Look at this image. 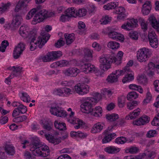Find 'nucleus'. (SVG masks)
<instances>
[{
	"label": "nucleus",
	"instance_id": "f257e3e1",
	"mask_svg": "<svg viewBox=\"0 0 159 159\" xmlns=\"http://www.w3.org/2000/svg\"><path fill=\"white\" fill-rule=\"evenodd\" d=\"M28 30V27L22 25L20 28L19 32L22 37L25 38L29 37L31 39L30 49L31 51L34 50L37 46L42 48L50 38L49 34L44 31H42L41 36L37 38V34L35 30L31 31L29 33Z\"/></svg>",
	"mask_w": 159,
	"mask_h": 159
},
{
	"label": "nucleus",
	"instance_id": "f03ea898",
	"mask_svg": "<svg viewBox=\"0 0 159 159\" xmlns=\"http://www.w3.org/2000/svg\"><path fill=\"white\" fill-rule=\"evenodd\" d=\"M118 5L117 2H111L104 5L103 8L105 10H108L115 9L116 10L114 11V13L118 14L117 19L119 20L124 19L126 17V15L125 13V9L123 7H117Z\"/></svg>",
	"mask_w": 159,
	"mask_h": 159
},
{
	"label": "nucleus",
	"instance_id": "7ed1b4c3",
	"mask_svg": "<svg viewBox=\"0 0 159 159\" xmlns=\"http://www.w3.org/2000/svg\"><path fill=\"white\" fill-rule=\"evenodd\" d=\"M41 8V7L39 5L35 8L36 9L37 13L35 14L32 22V23L33 25H35L46 18L47 11L45 9L42 10Z\"/></svg>",
	"mask_w": 159,
	"mask_h": 159
},
{
	"label": "nucleus",
	"instance_id": "20e7f679",
	"mask_svg": "<svg viewBox=\"0 0 159 159\" xmlns=\"http://www.w3.org/2000/svg\"><path fill=\"white\" fill-rule=\"evenodd\" d=\"M150 52L148 49L145 48L140 49L137 52L138 60L141 62H145L150 56Z\"/></svg>",
	"mask_w": 159,
	"mask_h": 159
},
{
	"label": "nucleus",
	"instance_id": "39448f33",
	"mask_svg": "<svg viewBox=\"0 0 159 159\" xmlns=\"http://www.w3.org/2000/svg\"><path fill=\"white\" fill-rule=\"evenodd\" d=\"M95 101V100L93 98L87 99L81 105V107L83 110V112L89 114L92 112L93 110V106L95 105L93 102Z\"/></svg>",
	"mask_w": 159,
	"mask_h": 159
},
{
	"label": "nucleus",
	"instance_id": "423d86ee",
	"mask_svg": "<svg viewBox=\"0 0 159 159\" xmlns=\"http://www.w3.org/2000/svg\"><path fill=\"white\" fill-rule=\"evenodd\" d=\"M41 144L38 139H33L31 144L30 145V151H31L34 155L35 156H38L40 155V152L39 147L41 146Z\"/></svg>",
	"mask_w": 159,
	"mask_h": 159
},
{
	"label": "nucleus",
	"instance_id": "0eeeda50",
	"mask_svg": "<svg viewBox=\"0 0 159 159\" xmlns=\"http://www.w3.org/2000/svg\"><path fill=\"white\" fill-rule=\"evenodd\" d=\"M25 45L23 43L20 42L16 46L13 51V57L15 59H17L20 57L23 52L25 50Z\"/></svg>",
	"mask_w": 159,
	"mask_h": 159
},
{
	"label": "nucleus",
	"instance_id": "6e6552de",
	"mask_svg": "<svg viewBox=\"0 0 159 159\" xmlns=\"http://www.w3.org/2000/svg\"><path fill=\"white\" fill-rule=\"evenodd\" d=\"M75 92L80 95H83L89 92V87L84 83H79L75 86Z\"/></svg>",
	"mask_w": 159,
	"mask_h": 159
},
{
	"label": "nucleus",
	"instance_id": "1a4fd4ad",
	"mask_svg": "<svg viewBox=\"0 0 159 159\" xmlns=\"http://www.w3.org/2000/svg\"><path fill=\"white\" fill-rule=\"evenodd\" d=\"M22 67L20 66L15 67V66H13L11 67L10 70H12V72L9 76L6 79L5 82L7 84H9V83L11 82L10 79L19 75L22 72Z\"/></svg>",
	"mask_w": 159,
	"mask_h": 159
},
{
	"label": "nucleus",
	"instance_id": "9d476101",
	"mask_svg": "<svg viewBox=\"0 0 159 159\" xmlns=\"http://www.w3.org/2000/svg\"><path fill=\"white\" fill-rule=\"evenodd\" d=\"M157 36L155 32H149L148 34V39L150 45L152 48H157L158 44Z\"/></svg>",
	"mask_w": 159,
	"mask_h": 159
},
{
	"label": "nucleus",
	"instance_id": "9b49d317",
	"mask_svg": "<svg viewBox=\"0 0 159 159\" xmlns=\"http://www.w3.org/2000/svg\"><path fill=\"white\" fill-rule=\"evenodd\" d=\"M123 70H117L113 72L107 77V80L108 82L113 83L117 82L118 78L123 74Z\"/></svg>",
	"mask_w": 159,
	"mask_h": 159
},
{
	"label": "nucleus",
	"instance_id": "f8f14e48",
	"mask_svg": "<svg viewBox=\"0 0 159 159\" xmlns=\"http://www.w3.org/2000/svg\"><path fill=\"white\" fill-rule=\"evenodd\" d=\"M116 59L114 54H109L104 57H100V62L102 63L110 64L112 63L116 62L117 61Z\"/></svg>",
	"mask_w": 159,
	"mask_h": 159
},
{
	"label": "nucleus",
	"instance_id": "ddd939ff",
	"mask_svg": "<svg viewBox=\"0 0 159 159\" xmlns=\"http://www.w3.org/2000/svg\"><path fill=\"white\" fill-rule=\"evenodd\" d=\"M15 19L13 20L10 26L12 30H16L21 24V21L22 20L21 16L18 14L15 15Z\"/></svg>",
	"mask_w": 159,
	"mask_h": 159
},
{
	"label": "nucleus",
	"instance_id": "4468645a",
	"mask_svg": "<svg viewBox=\"0 0 159 159\" xmlns=\"http://www.w3.org/2000/svg\"><path fill=\"white\" fill-rule=\"evenodd\" d=\"M45 136L46 139L48 140L49 142L55 145H56L59 144L61 142V139L64 140L67 138L68 137V134L67 133H66L64 135L62 136L60 138H55L53 136H51L49 134L47 135V134H45Z\"/></svg>",
	"mask_w": 159,
	"mask_h": 159
},
{
	"label": "nucleus",
	"instance_id": "2eb2a0df",
	"mask_svg": "<svg viewBox=\"0 0 159 159\" xmlns=\"http://www.w3.org/2000/svg\"><path fill=\"white\" fill-rule=\"evenodd\" d=\"M50 111L51 114L57 116L65 117L66 115V112L58 106L51 107Z\"/></svg>",
	"mask_w": 159,
	"mask_h": 159
},
{
	"label": "nucleus",
	"instance_id": "dca6fc26",
	"mask_svg": "<svg viewBox=\"0 0 159 159\" xmlns=\"http://www.w3.org/2000/svg\"><path fill=\"white\" fill-rule=\"evenodd\" d=\"M137 22V20L132 19L130 20L129 22L122 25L121 27L122 29L126 30H132V28L136 27L138 25Z\"/></svg>",
	"mask_w": 159,
	"mask_h": 159
},
{
	"label": "nucleus",
	"instance_id": "f3484780",
	"mask_svg": "<svg viewBox=\"0 0 159 159\" xmlns=\"http://www.w3.org/2000/svg\"><path fill=\"white\" fill-rule=\"evenodd\" d=\"M150 120L149 117L148 116H142L138 119L134 120L133 124L134 125L140 126L148 123Z\"/></svg>",
	"mask_w": 159,
	"mask_h": 159
},
{
	"label": "nucleus",
	"instance_id": "a211bd4d",
	"mask_svg": "<svg viewBox=\"0 0 159 159\" xmlns=\"http://www.w3.org/2000/svg\"><path fill=\"white\" fill-rule=\"evenodd\" d=\"M123 70V74L122 75L125 73L126 74L122 80L123 83L129 82L132 81L134 79V73L132 71H125L124 70Z\"/></svg>",
	"mask_w": 159,
	"mask_h": 159
},
{
	"label": "nucleus",
	"instance_id": "6ab92c4d",
	"mask_svg": "<svg viewBox=\"0 0 159 159\" xmlns=\"http://www.w3.org/2000/svg\"><path fill=\"white\" fill-rule=\"evenodd\" d=\"M31 0H21L19 1L16 5L14 11L15 12H19L20 11L23 9L27 6V4Z\"/></svg>",
	"mask_w": 159,
	"mask_h": 159
},
{
	"label": "nucleus",
	"instance_id": "aec40b11",
	"mask_svg": "<svg viewBox=\"0 0 159 159\" xmlns=\"http://www.w3.org/2000/svg\"><path fill=\"white\" fill-rule=\"evenodd\" d=\"M104 133L105 135L102 140V142L103 143H107L110 142L114 138V137L116 135L115 133H109L107 130H105Z\"/></svg>",
	"mask_w": 159,
	"mask_h": 159
},
{
	"label": "nucleus",
	"instance_id": "412c9836",
	"mask_svg": "<svg viewBox=\"0 0 159 159\" xmlns=\"http://www.w3.org/2000/svg\"><path fill=\"white\" fill-rule=\"evenodd\" d=\"M149 22L152 26L159 32V22L153 16H151L148 18Z\"/></svg>",
	"mask_w": 159,
	"mask_h": 159
},
{
	"label": "nucleus",
	"instance_id": "4be33fe9",
	"mask_svg": "<svg viewBox=\"0 0 159 159\" xmlns=\"http://www.w3.org/2000/svg\"><path fill=\"white\" fill-rule=\"evenodd\" d=\"M40 152V155L37 156H42V157H46L49 155L50 151L48 146L41 145V146L39 147Z\"/></svg>",
	"mask_w": 159,
	"mask_h": 159
},
{
	"label": "nucleus",
	"instance_id": "5701e85b",
	"mask_svg": "<svg viewBox=\"0 0 159 159\" xmlns=\"http://www.w3.org/2000/svg\"><path fill=\"white\" fill-rule=\"evenodd\" d=\"M79 70L76 68H70L63 71V73L66 75L74 76L77 75Z\"/></svg>",
	"mask_w": 159,
	"mask_h": 159
},
{
	"label": "nucleus",
	"instance_id": "b1692460",
	"mask_svg": "<svg viewBox=\"0 0 159 159\" xmlns=\"http://www.w3.org/2000/svg\"><path fill=\"white\" fill-rule=\"evenodd\" d=\"M151 5L150 1H146L143 4L142 8L143 14L145 15H148L150 12L151 8Z\"/></svg>",
	"mask_w": 159,
	"mask_h": 159
},
{
	"label": "nucleus",
	"instance_id": "393cba45",
	"mask_svg": "<svg viewBox=\"0 0 159 159\" xmlns=\"http://www.w3.org/2000/svg\"><path fill=\"white\" fill-rule=\"evenodd\" d=\"M104 150L109 154H115L119 152L120 149L113 146H110L105 148Z\"/></svg>",
	"mask_w": 159,
	"mask_h": 159
},
{
	"label": "nucleus",
	"instance_id": "a878e982",
	"mask_svg": "<svg viewBox=\"0 0 159 159\" xmlns=\"http://www.w3.org/2000/svg\"><path fill=\"white\" fill-rule=\"evenodd\" d=\"M65 14L67 16V17H76V9L73 7L68 8L65 11Z\"/></svg>",
	"mask_w": 159,
	"mask_h": 159
},
{
	"label": "nucleus",
	"instance_id": "bb28decb",
	"mask_svg": "<svg viewBox=\"0 0 159 159\" xmlns=\"http://www.w3.org/2000/svg\"><path fill=\"white\" fill-rule=\"evenodd\" d=\"M102 108L98 106L96 107L94 109H93V110L90 113L94 116L100 117L102 115Z\"/></svg>",
	"mask_w": 159,
	"mask_h": 159
},
{
	"label": "nucleus",
	"instance_id": "cd10ccee",
	"mask_svg": "<svg viewBox=\"0 0 159 159\" xmlns=\"http://www.w3.org/2000/svg\"><path fill=\"white\" fill-rule=\"evenodd\" d=\"M84 57L87 61H90L93 58V51L89 48H86L84 50Z\"/></svg>",
	"mask_w": 159,
	"mask_h": 159
},
{
	"label": "nucleus",
	"instance_id": "c85d7f7f",
	"mask_svg": "<svg viewBox=\"0 0 159 159\" xmlns=\"http://www.w3.org/2000/svg\"><path fill=\"white\" fill-rule=\"evenodd\" d=\"M103 124L98 122L94 124L91 130V132L95 133L100 132L103 129Z\"/></svg>",
	"mask_w": 159,
	"mask_h": 159
},
{
	"label": "nucleus",
	"instance_id": "c756f323",
	"mask_svg": "<svg viewBox=\"0 0 159 159\" xmlns=\"http://www.w3.org/2000/svg\"><path fill=\"white\" fill-rule=\"evenodd\" d=\"M64 36L67 45L70 44L74 41L75 39V35L74 34H68L66 33L65 34Z\"/></svg>",
	"mask_w": 159,
	"mask_h": 159
},
{
	"label": "nucleus",
	"instance_id": "7c9ffc66",
	"mask_svg": "<svg viewBox=\"0 0 159 159\" xmlns=\"http://www.w3.org/2000/svg\"><path fill=\"white\" fill-rule=\"evenodd\" d=\"M140 113V109L139 108L135 109L132 112H130L128 116H127L125 117V119L128 120L129 116L130 119H133L137 117Z\"/></svg>",
	"mask_w": 159,
	"mask_h": 159
},
{
	"label": "nucleus",
	"instance_id": "2f4dec72",
	"mask_svg": "<svg viewBox=\"0 0 159 159\" xmlns=\"http://www.w3.org/2000/svg\"><path fill=\"white\" fill-rule=\"evenodd\" d=\"M68 64V62L66 60H62L56 62L51 65V66H60L61 67L66 66Z\"/></svg>",
	"mask_w": 159,
	"mask_h": 159
},
{
	"label": "nucleus",
	"instance_id": "473e14b6",
	"mask_svg": "<svg viewBox=\"0 0 159 159\" xmlns=\"http://www.w3.org/2000/svg\"><path fill=\"white\" fill-rule=\"evenodd\" d=\"M5 151L10 155H13L15 152L14 147L10 145H7L5 148Z\"/></svg>",
	"mask_w": 159,
	"mask_h": 159
},
{
	"label": "nucleus",
	"instance_id": "72a5a7b5",
	"mask_svg": "<svg viewBox=\"0 0 159 159\" xmlns=\"http://www.w3.org/2000/svg\"><path fill=\"white\" fill-rule=\"evenodd\" d=\"M55 127L60 130H63L66 129V125L65 123H60L57 121L54 122Z\"/></svg>",
	"mask_w": 159,
	"mask_h": 159
},
{
	"label": "nucleus",
	"instance_id": "f704fd0d",
	"mask_svg": "<svg viewBox=\"0 0 159 159\" xmlns=\"http://www.w3.org/2000/svg\"><path fill=\"white\" fill-rule=\"evenodd\" d=\"M107 46L110 48L116 49L119 48L120 44L116 42L110 41L107 43Z\"/></svg>",
	"mask_w": 159,
	"mask_h": 159
},
{
	"label": "nucleus",
	"instance_id": "c9c22d12",
	"mask_svg": "<svg viewBox=\"0 0 159 159\" xmlns=\"http://www.w3.org/2000/svg\"><path fill=\"white\" fill-rule=\"evenodd\" d=\"M137 80L139 83L144 85H146L148 83L147 78L143 75L139 76H138Z\"/></svg>",
	"mask_w": 159,
	"mask_h": 159
},
{
	"label": "nucleus",
	"instance_id": "e433bc0d",
	"mask_svg": "<svg viewBox=\"0 0 159 159\" xmlns=\"http://www.w3.org/2000/svg\"><path fill=\"white\" fill-rule=\"evenodd\" d=\"M106 117L107 119L110 121H115L119 118V115L117 114H108L106 115Z\"/></svg>",
	"mask_w": 159,
	"mask_h": 159
},
{
	"label": "nucleus",
	"instance_id": "4c0bfd02",
	"mask_svg": "<svg viewBox=\"0 0 159 159\" xmlns=\"http://www.w3.org/2000/svg\"><path fill=\"white\" fill-rule=\"evenodd\" d=\"M87 13V10L84 8L79 9L78 11H76V16L81 17L85 16Z\"/></svg>",
	"mask_w": 159,
	"mask_h": 159
},
{
	"label": "nucleus",
	"instance_id": "58836bf2",
	"mask_svg": "<svg viewBox=\"0 0 159 159\" xmlns=\"http://www.w3.org/2000/svg\"><path fill=\"white\" fill-rule=\"evenodd\" d=\"M126 100V97L121 96L118 98V104L119 107L120 108L123 107L125 105V102Z\"/></svg>",
	"mask_w": 159,
	"mask_h": 159
},
{
	"label": "nucleus",
	"instance_id": "ea45409f",
	"mask_svg": "<svg viewBox=\"0 0 159 159\" xmlns=\"http://www.w3.org/2000/svg\"><path fill=\"white\" fill-rule=\"evenodd\" d=\"M146 154L145 153H143L141 155H137L136 156H129L125 157L124 159H143L144 158V157L145 156Z\"/></svg>",
	"mask_w": 159,
	"mask_h": 159
},
{
	"label": "nucleus",
	"instance_id": "a19ab883",
	"mask_svg": "<svg viewBox=\"0 0 159 159\" xmlns=\"http://www.w3.org/2000/svg\"><path fill=\"white\" fill-rule=\"evenodd\" d=\"M138 103V102L136 101H133L132 102H128L127 103V108L129 110H132L136 107Z\"/></svg>",
	"mask_w": 159,
	"mask_h": 159
},
{
	"label": "nucleus",
	"instance_id": "79ce46f5",
	"mask_svg": "<svg viewBox=\"0 0 159 159\" xmlns=\"http://www.w3.org/2000/svg\"><path fill=\"white\" fill-rule=\"evenodd\" d=\"M138 97V95L136 92L134 91H132L130 92L127 96V99L129 100H131L133 99H135Z\"/></svg>",
	"mask_w": 159,
	"mask_h": 159
},
{
	"label": "nucleus",
	"instance_id": "37998d69",
	"mask_svg": "<svg viewBox=\"0 0 159 159\" xmlns=\"http://www.w3.org/2000/svg\"><path fill=\"white\" fill-rule=\"evenodd\" d=\"M27 119V117L25 115L20 116L14 118L13 120L15 122H22L25 120Z\"/></svg>",
	"mask_w": 159,
	"mask_h": 159
},
{
	"label": "nucleus",
	"instance_id": "c03bdc74",
	"mask_svg": "<svg viewBox=\"0 0 159 159\" xmlns=\"http://www.w3.org/2000/svg\"><path fill=\"white\" fill-rule=\"evenodd\" d=\"M127 141V138L124 137H120L116 138L115 140V143L118 144H124Z\"/></svg>",
	"mask_w": 159,
	"mask_h": 159
},
{
	"label": "nucleus",
	"instance_id": "a18cd8bd",
	"mask_svg": "<svg viewBox=\"0 0 159 159\" xmlns=\"http://www.w3.org/2000/svg\"><path fill=\"white\" fill-rule=\"evenodd\" d=\"M11 4L10 3H7V4L2 3V7H0V13H2L7 11L9 8Z\"/></svg>",
	"mask_w": 159,
	"mask_h": 159
},
{
	"label": "nucleus",
	"instance_id": "49530a36",
	"mask_svg": "<svg viewBox=\"0 0 159 159\" xmlns=\"http://www.w3.org/2000/svg\"><path fill=\"white\" fill-rule=\"evenodd\" d=\"M18 109L19 110V113L24 114L27 111L26 107L22 104L19 105L18 106Z\"/></svg>",
	"mask_w": 159,
	"mask_h": 159
},
{
	"label": "nucleus",
	"instance_id": "de8ad7c7",
	"mask_svg": "<svg viewBox=\"0 0 159 159\" xmlns=\"http://www.w3.org/2000/svg\"><path fill=\"white\" fill-rule=\"evenodd\" d=\"M52 125L51 123L45 121L43 123V128L48 130H50L52 129Z\"/></svg>",
	"mask_w": 159,
	"mask_h": 159
},
{
	"label": "nucleus",
	"instance_id": "09e8293b",
	"mask_svg": "<svg viewBox=\"0 0 159 159\" xmlns=\"http://www.w3.org/2000/svg\"><path fill=\"white\" fill-rule=\"evenodd\" d=\"M36 12V9L35 8L32 9L27 14L26 19L27 20H29L32 18L33 16L34 15Z\"/></svg>",
	"mask_w": 159,
	"mask_h": 159
},
{
	"label": "nucleus",
	"instance_id": "8fccbe9b",
	"mask_svg": "<svg viewBox=\"0 0 159 159\" xmlns=\"http://www.w3.org/2000/svg\"><path fill=\"white\" fill-rule=\"evenodd\" d=\"M22 96L21 97V100L24 102H29L30 101V97L26 93H22Z\"/></svg>",
	"mask_w": 159,
	"mask_h": 159
},
{
	"label": "nucleus",
	"instance_id": "3c124183",
	"mask_svg": "<svg viewBox=\"0 0 159 159\" xmlns=\"http://www.w3.org/2000/svg\"><path fill=\"white\" fill-rule=\"evenodd\" d=\"M129 37L132 39L136 40L138 39V33L136 31H132L129 33Z\"/></svg>",
	"mask_w": 159,
	"mask_h": 159
},
{
	"label": "nucleus",
	"instance_id": "603ef678",
	"mask_svg": "<svg viewBox=\"0 0 159 159\" xmlns=\"http://www.w3.org/2000/svg\"><path fill=\"white\" fill-rule=\"evenodd\" d=\"M93 98H93L95 100V102L94 101L93 102L96 104L102 98V96L100 94L98 93H95L93 94Z\"/></svg>",
	"mask_w": 159,
	"mask_h": 159
},
{
	"label": "nucleus",
	"instance_id": "864d4df0",
	"mask_svg": "<svg viewBox=\"0 0 159 159\" xmlns=\"http://www.w3.org/2000/svg\"><path fill=\"white\" fill-rule=\"evenodd\" d=\"M134 62L132 60H130L127 63L126 65L123 69L122 70L125 71H132L129 68L130 66H131L133 64Z\"/></svg>",
	"mask_w": 159,
	"mask_h": 159
},
{
	"label": "nucleus",
	"instance_id": "5fc2aeb1",
	"mask_svg": "<svg viewBox=\"0 0 159 159\" xmlns=\"http://www.w3.org/2000/svg\"><path fill=\"white\" fill-rule=\"evenodd\" d=\"M138 149L136 147H132L130 148L127 149L125 150L126 153H130L132 154L136 153L138 151Z\"/></svg>",
	"mask_w": 159,
	"mask_h": 159
},
{
	"label": "nucleus",
	"instance_id": "6e6d98bb",
	"mask_svg": "<svg viewBox=\"0 0 159 159\" xmlns=\"http://www.w3.org/2000/svg\"><path fill=\"white\" fill-rule=\"evenodd\" d=\"M157 134L156 131L155 130H150L149 131L146 135L147 138H151L154 137Z\"/></svg>",
	"mask_w": 159,
	"mask_h": 159
},
{
	"label": "nucleus",
	"instance_id": "4d7b16f0",
	"mask_svg": "<svg viewBox=\"0 0 159 159\" xmlns=\"http://www.w3.org/2000/svg\"><path fill=\"white\" fill-rule=\"evenodd\" d=\"M65 42L62 40V38H61L57 41L55 43L54 46L57 48H60L64 45Z\"/></svg>",
	"mask_w": 159,
	"mask_h": 159
},
{
	"label": "nucleus",
	"instance_id": "13d9d810",
	"mask_svg": "<svg viewBox=\"0 0 159 159\" xmlns=\"http://www.w3.org/2000/svg\"><path fill=\"white\" fill-rule=\"evenodd\" d=\"M111 20V18L109 17L108 16H106L100 20V22L102 24L106 25L110 22Z\"/></svg>",
	"mask_w": 159,
	"mask_h": 159
},
{
	"label": "nucleus",
	"instance_id": "bf43d9fd",
	"mask_svg": "<svg viewBox=\"0 0 159 159\" xmlns=\"http://www.w3.org/2000/svg\"><path fill=\"white\" fill-rule=\"evenodd\" d=\"M53 93L55 95L61 96L64 93V92L63 90L60 89H56L53 90Z\"/></svg>",
	"mask_w": 159,
	"mask_h": 159
},
{
	"label": "nucleus",
	"instance_id": "052dcab7",
	"mask_svg": "<svg viewBox=\"0 0 159 159\" xmlns=\"http://www.w3.org/2000/svg\"><path fill=\"white\" fill-rule=\"evenodd\" d=\"M71 123L73 124H79L81 127L84 124L83 121L78 118L75 119V120H72V122Z\"/></svg>",
	"mask_w": 159,
	"mask_h": 159
},
{
	"label": "nucleus",
	"instance_id": "680f3d73",
	"mask_svg": "<svg viewBox=\"0 0 159 159\" xmlns=\"http://www.w3.org/2000/svg\"><path fill=\"white\" fill-rule=\"evenodd\" d=\"M152 98V95L149 92H148L146 98L143 101L144 103H147L149 102Z\"/></svg>",
	"mask_w": 159,
	"mask_h": 159
},
{
	"label": "nucleus",
	"instance_id": "e2e57ef3",
	"mask_svg": "<svg viewBox=\"0 0 159 159\" xmlns=\"http://www.w3.org/2000/svg\"><path fill=\"white\" fill-rule=\"evenodd\" d=\"M53 57L54 59L57 58L62 55V53L61 51H52Z\"/></svg>",
	"mask_w": 159,
	"mask_h": 159
},
{
	"label": "nucleus",
	"instance_id": "0e129e2a",
	"mask_svg": "<svg viewBox=\"0 0 159 159\" xmlns=\"http://www.w3.org/2000/svg\"><path fill=\"white\" fill-rule=\"evenodd\" d=\"M141 25V29L144 32H145L148 30V24L143 20H142Z\"/></svg>",
	"mask_w": 159,
	"mask_h": 159
},
{
	"label": "nucleus",
	"instance_id": "69168bd1",
	"mask_svg": "<svg viewBox=\"0 0 159 159\" xmlns=\"http://www.w3.org/2000/svg\"><path fill=\"white\" fill-rule=\"evenodd\" d=\"M117 34L118 33L114 31H111L108 33V35L110 38L115 39H116Z\"/></svg>",
	"mask_w": 159,
	"mask_h": 159
},
{
	"label": "nucleus",
	"instance_id": "338daca9",
	"mask_svg": "<svg viewBox=\"0 0 159 159\" xmlns=\"http://www.w3.org/2000/svg\"><path fill=\"white\" fill-rule=\"evenodd\" d=\"M101 68L104 71L107 70L111 67L110 64L103 63L100 66Z\"/></svg>",
	"mask_w": 159,
	"mask_h": 159
},
{
	"label": "nucleus",
	"instance_id": "774afa93",
	"mask_svg": "<svg viewBox=\"0 0 159 159\" xmlns=\"http://www.w3.org/2000/svg\"><path fill=\"white\" fill-rule=\"evenodd\" d=\"M153 85L155 89V91L159 92V80H156L154 81Z\"/></svg>",
	"mask_w": 159,
	"mask_h": 159
}]
</instances>
